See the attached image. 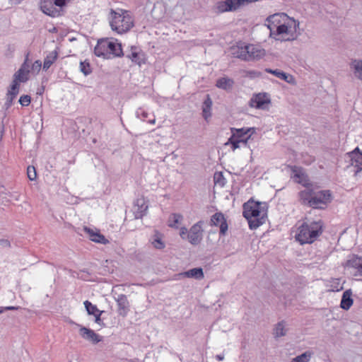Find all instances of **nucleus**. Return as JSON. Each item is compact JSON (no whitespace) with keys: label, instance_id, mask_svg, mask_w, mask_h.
<instances>
[{"label":"nucleus","instance_id":"nucleus-49","mask_svg":"<svg viewBox=\"0 0 362 362\" xmlns=\"http://www.w3.org/2000/svg\"><path fill=\"white\" fill-rule=\"evenodd\" d=\"M16 98L13 97V96H11V95H7V98H6V105L9 107L11 105L13 100L15 99Z\"/></svg>","mask_w":362,"mask_h":362},{"label":"nucleus","instance_id":"nucleus-8","mask_svg":"<svg viewBox=\"0 0 362 362\" xmlns=\"http://www.w3.org/2000/svg\"><path fill=\"white\" fill-rule=\"evenodd\" d=\"M311 208L324 209L332 202V195L329 189L314 191Z\"/></svg>","mask_w":362,"mask_h":362},{"label":"nucleus","instance_id":"nucleus-20","mask_svg":"<svg viewBox=\"0 0 362 362\" xmlns=\"http://www.w3.org/2000/svg\"><path fill=\"white\" fill-rule=\"evenodd\" d=\"M83 231L88 235L90 240L97 243L105 245L109 243L108 240L100 232L95 231L88 227H83Z\"/></svg>","mask_w":362,"mask_h":362},{"label":"nucleus","instance_id":"nucleus-13","mask_svg":"<svg viewBox=\"0 0 362 362\" xmlns=\"http://www.w3.org/2000/svg\"><path fill=\"white\" fill-rule=\"evenodd\" d=\"M232 135L241 140L242 143L246 144L247 141L250 139L251 136L255 133V127H243V128H231Z\"/></svg>","mask_w":362,"mask_h":362},{"label":"nucleus","instance_id":"nucleus-52","mask_svg":"<svg viewBox=\"0 0 362 362\" xmlns=\"http://www.w3.org/2000/svg\"><path fill=\"white\" fill-rule=\"evenodd\" d=\"M248 74L253 76H259V74L255 71H248Z\"/></svg>","mask_w":362,"mask_h":362},{"label":"nucleus","instance_id":"nucleus-23","mask_svg":"<svg viewBox=\"0 0 362 362\" xmlns=\"http://www.w3.org/2000/svg\"><path fill=\"white\" fill-rule=\"evenodd\" d=\"M350 69L354 76L362 82V60L352 59L350 63Z\"/></svg>","mask_w":362,"mask_h":362},{"label":"nucleus","instance_id":"nucleus-41","mask_svg":"<svg viewBox=\"0 0 362 362\" xmlns=\"http://www.w3.org/2000/svg\"><path fill=\"white\" fill-rule=\"evenodd\" d=\"M136 117L142 121H146L148 117V112L142 108H139L136 112Z\"/></svg>","mask_w":362,"mask_h":362},{"label":"nucleus","instance_id":"nucleus-2","mask_svg":"<svg viewBox=\"0 0 362 362\" xmlns=\"http://www.w3.org/2000/svg\"><path fill=\"white\" fill-rule=\"evenodd\" d=\"M108 19L112 30L117 34L126 33L134 26V18L127 10L110 9Z\"/></svg>","mask_w":362,"mask_h":362},{"label":"nucleus","instance_id":"nucleus-17","mask_svg":"<svg viewBox=\"0 0 362 362\" xmlns=\"http://www.w3.org/2000/svg\"><path fill=\"white\" fill-rule=\"evenodd\" d=\"M211 225L219 226L220 235H225L228 230L226 219L221 212L215 213L211 218Z\"/></svg>","mask_w":362,"mask_h":362},{"label":"nucleus","instance_id":"nucleus-48","mask_svg":"<svg viewBox=\"0 0 362 362\" xmlns=\"http://www.w3.org/2000/svg\"><path fill=\"white\" fill-rule=\"evenodd\" d=\"M29 64H28L27 59L25 60V62L22 64L19 69H23V71H29Z\"/></svg>","mask_w":362,"mask_h":362},{"label":"nucleus","instance_id":"nucleus-36","mask_svg":"<svg viewBox=\"0 0 362 362\" xmlns=\"http://www.w3.org/2000/svg\"><path fill=\"white\" fill-rule=\"evenodd\" d=\"M182 216L179 214H173L170 217L169 226L171 228H178L177 224L182 221Z\"/></svg>","mask_w":362,"mask_h":362},{"label":"nucleus","instance_id":"nucleus-34","mask_svg":"<svg viewBox=\"0 0 362 362\" xmlns=\"http://www.w3.org/2000/svg\"><path fill=\"white\" fill-rule=\"evenodd\" d=\"M265 71L267 73L272 74L274 75L275 76H276L277 78H279L281 80H284L286 82H289L288 78L291 77L289 74H287L286 73L284 72L283 71H281L280 69H272L269 68H267L265 69Z\"/></svg>","mask_w":362,"mask_h":362},{"label":"nucleus","instance_id":"nucleus-16","mask_svg":"<svg viewBox=\"0 0 362 362\" xmlns=\"http://www.w3.org/2000/svg\"><path fill=\"white\" fill-rule=\"evenodd\" d=\"M148 206L144 197L135 200L133 206V213L136 219L141 218L146 214Z\"/></svg>","mask_w":362,"mask_h":362},{"label":"nucleus","instance_id":"nucleus-35","mask_svg":"<svg viewBox=\"0 0 362 362\" xmlns=\"http://www.w3.org/2000/svg\"><path fill=\"white\" fill-rule=\"evenodd\" d=\"M83 304L88 314L90 315H94L100 311L95 305L92 304L88 300L84 301Z\"/></svg>","mask_w":362,"mask_h":362},{"label":"nucleus","instance_id":"nucleus-33","mask_svg":"<svg viewBox=\"0 0 362 362\" xmlns=\"http://www.w3.org/2000/svg\"><path fill=\"white\" fill-rule=\"evenodd\" d=\"M29 79V71H23V69H18L13 75L14 81L20 83H25Z\"/></svg>","mask_w":362,"mask_h":362},{"label":"nucleus","instance_id":"nucleus-38","mask_svg":"<svg viewBox=\"0 0 362 362\" xmlns=\"http://www.w3.org/2000/svg\"><path fill=\"white\" fill-rule=\"evenodd\" d=\"M79 68H80V71L85 76H88L92 72V69H91L90 63L87 61L81 62Z\"/></svg>","mask_w":362,"mask_h":362},{"label":"nucleus","instance_id":"nucleus-47","mask_svg":"<svg viewBox=\"0 0 362 362\" xmlns=\"http://www.w3.org/2000/svg\"><path fill=\"white\" fill-rule=\"evenodd\" d=\"M20 307L18 306H6V307H0V310H1V313L5 310H18Z\"/></svg>","mask_w":362,"mask_h":362},{"label":"nucleus","instance_id":"nucleus-44","mask_svg":"<svg viewBox=\"0 0 362 362\" xmlns=\"http://www.w3.org/2000/svg\"><path fill=\"white\" fill-rule=\"evenodd\" d=\"M11 247L10 241L7 239H0V247L9 248Z\"/></svg>","mask_w":362,"mask_h":362},{"label":"nucleus","instance_id":"nucleus-5","mask_svg":"<svg viewBox=\"0 0 362 362\" xmlns=\"http://www.w3.org/2000/svg\"><path fill=\"white\" fill-rule=\"evenodd\" d=\"M94 53L97 57L104 59L123 55L121 44L108 39L99 40L94 48Z\"/></svg>","mask_w":362,"mask_h":362},{"label":"nucleus","instance_id":"nucleus-46","mask_svg":"<svg viewBox=\"0 0 362 362\" xmlns=\"http://www.w3.org/2000/svg\"><path fill=\"white\" fill-rule=\"evenodd\" d=\"M188 232H189V231L187 230V228H186V227H182V228H180V237H181L182 239H184V240L187 239V235Z\"/></svg>","mask_w":362,"mask_h":362},{"label":"nucleus","instance_id":"nucleus-53","mask_svg":"<svg viewBox=\"0 0 362 362\" xmlns=\"http://www.w3.org/2000/svg\"><path fill=\"white\" fill-rule=\"evenodd\" d=\"M148 122L151 124H154L156 121H155V119H149Z\"/></svg>","mask_w":362,"mask_h":362},{"label":"nucleus","instance_id":"nucleus-12","mask_svg":"<svg viewBox=\"0 0 362 362\" xmlns=\"http://www.w3.org/2000/svg\"><path fill=\"white\" fill-rule=\"evenodd\" d=\"M270 103V96L266 93H259L254 95L249 102L250 107L259 110L267 109V106Z\"/></svg>","mask_w":362,"mask_h":362},{"label":"nucleus","instance_id":"nucleus-22","mask_svg":"<svg viewBox=\"0 0 362 362\" xmlns=\"http://www.w3.org/2000/svg\"><path fill=\"white\" fill-rule=\"evenodd\" d=\"M314 191L312 189H305L298 193L299 201L303 205L311 207Z\"/></svg>","mask_w":362,"mask_h":362},{"label":"nucleus","instance_id":"nucleus-14","mask_svg":"<svg viewBox=\"0 0 362 362\" xmlns=\"http://www.w3.org/2000/svg\"><path fill=\"white\" fill-rule=\"evenodd\" d=\"M243 4V0H224L217 2L216 9L218 13L236 10Z\"/></svg>","mask_w":362,"mask_h":362},{"label":"nucleus","instance_id":"nucleus-54","mask_svg":"<svg viewBox=\"0 0 362 362\" xmlns=\"http://www.w3.org/2000/svg\"><path fill=\"white\" fill-rule=\"evenodd\" d=\"M18 197H19V196H18V195H17V196L15 197V199L18 201Z\"/></svg>","mask_w":362,"mask_h":362},{"label":"nucleus","instance_id":"nucleus-37","mask_svg":"<svg viewBox=\"0 0 362 362\" xmlns=\"http://www.w3.org/2000/svg\"><path fill=\"white\" fill-rule=\"evenodd\" d=\"M311 353L305 351L303 354L295 357L291 362H308L311 358Z\"/></svg>","mask_w":362,"mask_h":362},{"label":"nucleus","instance_id":"nucleus-28","mask_svg":"<svg viewBox=\"0 0 362 362\" xmlns=\"http://www.w3.org/2000/svg\"><path fill=\"white\" fill-rule=\"evenodd\" d=\"M233 84L234 81L233 79L228 77H222L216 81V86L219 88L228 90L232 89Z\"/></svg>","mask_w":362,"mask_h":362},{"label":"nucleus","instance_id":"nucleus-3","mask_svg":"<svg viewBox=\"0 0 362 362\" xmlns=\"http://www.w3.org/2000/svg\"><path fill=\"white\" fill-rule=\"evenodd\" d=\"M322 233L321 221L303 223L298 229L296 239L300 245L310 244Z\"/></svg>","mask_w":362,"mask_h":362},{"label":"nucleus","instance_id":"nucleus-6","mask_svg":"<svg viewBox=\"0 0 362 362\" xmlns=\"http://www.w3.org/2000/svg\"><path fill=\"white\" fill-rule=\"evenodd\" d=\"M230 49L234 57L244 61L260 59L264 55V50L255 45H240L232 47Z\"/></svg>","mask_w":362,"mask_h":362},{"label":"nucleus","instance_id":"nucleus-31","mask_svg":"<svg viewBox=\"0 0 362 362\" xmlns=\"http://www.w3.org/2000/svg\"><path fill=\"white\" fill-rule=\"evenodd\" d=\"M212 106V101L209 98V95H207L206 99L204 101L202 106V116L205 120H208V119L211 116V109Z\"/></svg>","mask_w":362,"mask_h":362},{"label":"nucleus","instance_id":"nucleus-9","mask_svg":"<svg viewBox=\"0 0 362 362\" xmlns=\"http://www.w3.org/2000/svg\"><path fill=\"white\" fill-rule=\"evenodd\" d=\"M344 269L353 276H362V257L356 255L349 256L343 264Z\"/></svg>","mask_w":362,"mask_h":362},{"label":"nucleus","instance_id":"nucleus-55","mask_svg":"<svg viewBox=\"0 0 362 362\" xmlns=\"http://www.w3.org/2000/svg\"><path fill=\"white\" fill-rule=\"evenodd\" d=\"M1 313V310H0V314Z\"/></svg>","mask_w":362,"mask_h":362},{"label":"nucleus","instance_id":"nucleus-25","mask_svg":"<svg viewBox=\"0 0 362 362\" xmlns=\"http://www.w3.org/2000/svg\"><path fill=\"white\" fill-rule=\"evenodd\" d=\"M352 291L351 289L346 290L342 295L340 307L345 310H348L351 305H353V299L351 298Z\"/></svg>","mask_w":362,"mask_h":362},{"label":"nucleus","instance_id":"nucleus-42","mask_svg":"<svg viewBox=\"0 0 362 362\" xmlns=\"http://www.w3.org/2000/svg\"><path fill=\"white\" fill-rule=\"evenodd\" d=\"M27 175L30 180H35L37 177L36 170L34 166H28L27 168Z\"/></svg>","mask_w":362,"mask_h":362},{"label":"nucleus","instance_id":"nucleus-1","mask_svg":"<svg viewBox=\"0 0 362 362\" xmlns=\"http://www.w3.org/2000/svg\"><path fill=\"white\" fill-rule=\"evenodd\" d=\"M243 215L248 221L249 227L255 230L266 222L268 207L265 202L250 199L243 206Z\"/></svg>","mask_w":362,"mask_h":362},{"label":"nucleus","instance_id":"nucleus-18","mask_svg":"<svg viewBox=\"0 0 362 362\" xmlns=\"http://www.w3.org/2000/svg\"><path fill=\"white\" fill-rule=\"evenodd\" d=\"M79 333L82 338L86 340L90 341L93 344H97L101 341V337L97 334L93 330L80 326Z\"/></svg>","mask_w":362,"mask_h":362},{"label":"nucleus","instance_id":"nucleus-32","mask_svg":"<svg viewBox=\"0 0 362 362\" xmlns=\"http://www.w3.org/2000/svg\"><path fill=\"white\" fill-rule=\"evenodd\" d=\"M329 288V291L331 292H337L340 291L343 289V283H341V279L340 278H333L329 281V284L328 286Z\"/></svg>","mask_w":362,"mask_h":362},{"label":"nucleus","instance_id":"nucleus-11","mask_svg":"<svg viewBox=\"0 0 362 362\" xmlns=\"http://www.w3.org/2000/svg\"><path fill=\"white\" fill-rule=\"evenodd\" d=\"M202 221L197 222L190 228L187 233V240L193 245H197L202 240Z\"/></svg>","mask_w":362,"mask_h":362},{"label":"nucleus","instance_id":"nucleus-43","mask_svg":"<svg viewBox=\"0 0 362 362\" xmlns=\"http://www.w3.org/2000/svg\"><path fill=\"white\" fill-rule=\"evenodd\" d=\"M31 97L28 95H23L19 98V103L23 106L27 107L30 104Z\"/></svg>","mask_w":362,"mask_h":362},{"label":"nucleus","instance_id":"nucleus-30","mask_svg":"<svg viewBox=\"0 0 362 362\" xmlns=\"http://www.w3.org/2000/svg\"><path fill=\"white\" fill-rule=\"evenodd\" d=\"M58 52L57 50L50 52L45 58L43 62V69L47 70L57 60Z\"/></svg>","mask_w":362,"mask_h":362},{"label":"nucleus","instance_id":"nucleus-29","mask_svg":"<svg viewBox=\"0 0 362 362\" xmlns=\"http://www.w3.org/2000/svg\"><path fill=\"white\" fill-rule=\"evenodd\" d=\"M151 242L156 249L162 250L165 247V243L162 240V235L158 230H155V233L151 238Z\"/></svg>","mask_w":362,"mask_h":362},{"label":"nucleus","instance_id":"nucleus-39","mask_svg":"<svg viewBox=\"0 0 362 362\" xmlns=\"http://www.w3.org/2000/svg\"><path fill=\"white\" fill-rule=\"evenodd\" d=\"M19 86H20L18 83L13 81L10 89L8 90L7 95H11L16 98L19 93Z\"/></svg>","mask_w":362,"mask_h":362},{"label":"nucleus","instance_id":"nucleus-24","mask_svg":"<svg viewBox=\"0 0 362 362\" xmlns=\"http://www.w3.org/2000/svg\"><path fill=\"white\" fill-rule=\"evenodd\" d=\"M291 171L292 177L294 178L298 183L305 186L306 185V175L302 168L294 165L291 167Z\"/></svg>","mask_w":362,"mask_h":362},{"label":"nucleus","instance_id":"nucleus-21","mask_svg":"<svg viewBox=\"0 0 362 362\" xmlns=\"http://www.w3.org/2000/svg\"><path fill=\"white\" fill-rule=\"evenodd\" d=\"M127 57L139 66L146 62L145 54L134 47H132V51L127 55Z\"/></svg>","mask_w":362,"mask_h":362},{"label":"nucleus","instance_id":"nucleus-45","mask_svg":"<svg viewBox=\"0 0 362 362\" xmlns=\"http://www.w3.org/2000/svg\"><path fill=\"white\" fill-rule=\"evenodd\" d=\"M103 312H104V311L100 310V312H98V313H96L95 315H93V316L95 317V323H97L98 325H100L103 324V321H102V320H101V317H100V316H101V315H102V313H103Z\"/></svg>","mask_w":362,"mask_h":362},{"label":"nucleus","instance_id":"nucleus-15","mask_svg":"<svg viewBox=\"0 0 362 362\" xmlns=\"http://www.w3.org/2000/svg\"><path fill=\"white\" fill-rule=\"evenodd\" d=\"M347 156L351 165L356 169L355 175H357L362 170V152L359 151V148L357 147L353 151L348 153Z\"/></svg>","mask_w":362,"mask_h":362},{"label":"nucleus","instance_id":"nucleus-51","mask_svg":"<svg viewBox=\"0 0 362 362\" xmlns=\"http://www.w3.org/2000/svg\"><path fill=\"white\" fill-rule=\"evenodd\" d=\"M216 358L218 361H221L224 359V354H218L216 356Z\"/></svg>","mask_w":362,"mask_h":362},{"label":"nucleus","instance_id":"nucleus-19","mask_svg":"<svg viewBox=\"0 0 362 362\" xmlns=\"http://www.w3.org/2000/svg\"><path fill=\"white\" fill-rule=\"evenodd\" d=\"M118 306V314L125 317L129 310V303L124 294H119L115 298Z\"/></svg>","mask_w":362,"mask_h":362},{"label":"nucleus","instance_id":"nucleus-4","mask_svg":"<svg viewBox=\"0 0 362 362\" xmlns=\"http://www.w3.org/2000/svg\"><path fill=\"white\" fill-rule=\"evenodd\" d=\"M282 25H278V30L272 33V36L276 40L293 41L301 34L300 31V23L293 18L289 17Z\"/></svg>","mask_w":362,"mask_h":362},{"label":"nucleus","instance_id":"nucleus-40","mask_svg":"<svg viewBox=\"0 0 362 362\" xmlns=\"http://www.w3.org/2000/svg\"><path fill=\"white\" fill-rule=\"evenodd\" d=\"M240 143H242L241 140H238L234 136L231 135V136L228 139L227 144H230L233 151H235L240 147Z\"/></svg>","mask_w":362,"mask_h":362},{"label":"nucleus","instance_id":"nucleus-26","mask_svg":"<svg viewBox=\"0 0 362 362\" xmlns=\"http://www.w3.org/2000/svg\"><path fill=\"white\" fill-rule=\"evenodd\" d=\"M180 275L183 276L184 277L194 278L198 280L203 279L204 276L203 269L201 267L191 269L188 271L181 273Z\"/></svg>","mask_w":362,"mask_h":362},{"label":"nucleus","instance_id":"nucleus-27","mask_svg":"<svg viewBox=\"0 0 362 362\" xmlns=\"http://www.w3.org/2000/svg\"><path fill=\"white\" fill-rule=\"evenodd\" d=\"M288 329L286 328V323L284 320L279 322L274 327L273 330V335L274 338H279L284 337L287 333Z\"/></svg>","mask_w":362,"mask_h":362},{"label":"nucleus","instance_id":"nucleus-10","mask_svg":"<svg viewBox=\"0 0 362 362\" xmlns=\"http://www.w3.org/2000/svg\"><path fill=\"white\" fill-rule=\"evenodd\" d=\"M289 16L285 13H276L273 15H270L266 19L267 23V28L270 31V36L273 35L272 33H275L278 30V25H282Z\"/></svg>","mask_w":362,"mask_h":362},{"label":"nucleus","instance_id":"nucleus-7","mask_svg":"<svg viewBox=\"0 0 362 362\" xmlns=\"http://www.w3.org/2000/svg\"><path fill=\"white\" fill-rule=\"evenodd\" d=\"M66 5V0H41V11L51 17L61 16L62 8Z\"/></svg>","mask_w":362,"mask_h":362},{"label":"nucleus","instance_id":"nucleus-50","mask_svg":"<svg viewBox=\"0 0 362 362\" xmlns=\"http://www.w3.org/2000/svg\"><path fill=\"white\" fill-rule=\"evenodd\" d=\"M41 66H42V63L40 60L35 61L34 62V64H33V68L36 69L38 71L40 69Z\"/></svg>","mask_w":362,"mask_h":362}]
</instances>
